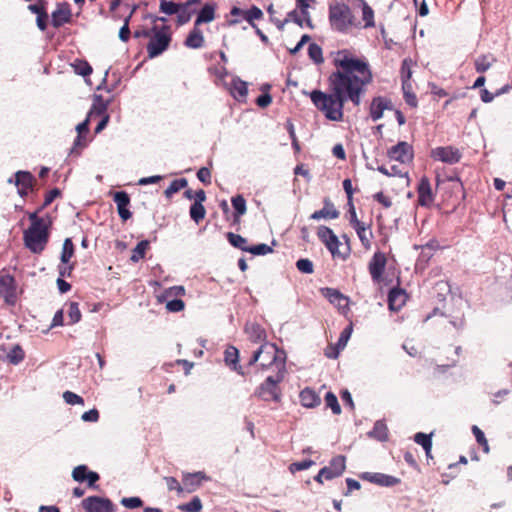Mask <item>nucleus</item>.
Returning a JSON list of instances; mask_svg holds the SVG:
<instances>
[{
	"label": "nucleus",
	"mask_w": 512,
	"mask_h": 512,
	"mask_svg": "<svg viewBox=\"0 0 512 512\" xmlns=\"http://www.w3.org/2000/svg\"><path fill=\"white\" fill-rule=\"evenodd\" d=\"M167 488L170 491H176L177 493H182L183 488L182 484L179 483V481L174 477H165L164 478Z\"/></svg>",
	"instance_id": "338daca9"
},
{
	"label": "nucleus",
	"mask_w": 512,
	"mask_h": 512,
	"mask_svg": "<svg viewBox=\"0 0 512 512\" xmlns=\"http://www.w3.org/2000/svg\"><path fill=\"white\" fill-rule=\"evenodd\" d=\"M67 306V315L69 318V325L75 324L81 320V312L79 309V304L77 302H68Z\"/></svg>",
	"instance_id": "a19ab883"
},
{
	"label": "nucleus",
	"mask_w": 512,
	"mask_h": 512,
	"mask_svg": "<svg viewBox=\"0 0 512 512\" xmlns=\"http://www.w3.org/2000/svg\"><path fill=\"white\" fill-rule=\"evenodd\" d=\"M355 231L357 232V235L362 243V245L365 248L370 247V238L372 236V232L365 227V224H356L355 227H353Z\"/></svg>",
	"instance_id": "37998d69"
},
{
	"label": "nucleus",
	"mask_w": 512,
	"mask_h": 512,
	"mask_svg": "<svg viewBox=\"0 0 512 512\" xmlns=\"http://www.w3.org/2000/svg\"><path fill=\"white\" fill-rule=\"evenodd\" d=\"M312 465H314V461L312 460H303L300 462H294L290 465L289 469L292 473L296 471H303L308 468H310Z\"/></svg>",
	"instance_id": "0e129e2a"
},
{
	"label": "nucleus",
	"mask_w": 512,
	"mask_h": 512,
	"mask_svg": "<svg viewBox=\"0 0 512 512\" xmlns=\"http://www.w3.org/2000/svg\"><path fill=\"white\" fill-rule=\"evenodd\" d=\"M431 156L435 160H438V161H441V162L447 163V164H455L461 158V154H460L459 150L455 149L451 146L437 147L432 150Z\"/></svg>",
	"instance_id": "ddd939ff"
},
{
	"label": "nucleus",
	"mask_w": 512,
	"mask_h": 512,
	"mask_svg": "<svg viewBox=\"0 0 512 512\" xmlns=\"http://www.w3.org/2000/svg\"><path fill=\"white\" fill-rule=\"evenodd\" d=\"M49 227L45 225L41 227H29L24 231V245L32 253L40 254L45 249L49 240Z\"/></svg>",
	"instance_id": "20e7f679"
},
{
	"label": "nucleus",
	"mask_w": 512,
	"mask_h": 512,
	"mask_svg": "<svg viewBox=\"0 0 512 512\" xmlns=\"http://www.w3.org/2000/svg\"><path fill=\"white\" fill-rule=\"evenodd\" d=\"M386 256L382 252H375L372 259L369 262V273L374 282L378 283L382 279L386 267Z\"/></svg>",
	"instance_id": "4468645a"
},
{
	"label": "nucleus",
	"mask_w": 512,
	"mask_h": 512,
	"mask_svg": "<svg viewBox=\"0 0 512 512\" xmlns=\"http://www.w3.org/2000/svg\"><path fill=\"white\" fill-rule=\"evenodd\" d=\"M42 210L43 209H41V207H40L36 211H34L28 215V218L31 222V225L29 227H41V226H45V225H51L50 220H46L43 217H39V213Z\"/></svg>",
	"instance_id": "8fccbe9b"
},
{
	"label": "nucleus",
	"mask_w": 512,
	"mask_h": 512,
	"mask_svg": "<svg viewBox=\"0 0 512 512\" xmlns=\"http://www.w3.org/2000/svg\"><path fill=\"white\" fill-rule=\"evenodd\" d=\"M63 399L70 405H84L83 398L71 391H65L63 393Z\"/></svg>",
	"instance_id": "052dcab7"
},
{
	"label": "nucleus",
	"mask_w": 512,
	"mask_h": 512,
	"mask_svg": "<svg viewBox=\"0 0 512 512\" xmlns=\"http://www.w3.org/2000/svg\"><path fill=\"white\" fill-rule=\"evenodd\" d=\"M329 21L331 27L338 32H347L351 27H359L350 7L344 3L329 7Z\"/></svg>",
	"instance_id": "7ed1b4c3"
},
{
	"label": "nucleus",
	"mask_w": 512,
	"mask_h": 512,
	"mask_svg": "<svg viewBox=\"0 0 512 512\" xmlns=\"http://www.w3.org/2000/svg\"><path fill=\"white\" fill-rule=\"evenodd\" d=\"M338 216L339 212L334 208V205L326 199L324 201V207L312 213L310 218L313 220H320L323 218L336 219Z\"/></svg>",
	"instance_id": "bb28decb"
},
{
	"label": "nucleus",
	"mask_w": 512,
	"mask_h": 512,
	"mask_svg": "<svg viewBox=\"0 0 512 512\" xmlns=\"http://www.w3.org/2000/svg\"><path fill=\"white\" fill-rule=\"evenodd\" d=\"M190 217L193 221H195L197 224L202 221L205 218L206 210L203 206V204L199 202H194L190 206Z\"/></svg>",
	"instance_id": "c03bdc74"
},
{
	"label": "nucleus",
	"mask_w": 512,
	"mask_h": 512,
	"mask_svg": "<svg viewBox=\"0 0 512 512\" xmlns=\"http://www.w3.org/2000/svg\"><path fill=\"white\" fill-rule=\"evenodd\" d=\"M209 61L207 70L214 83L218 86L224 85V52L217 51L206 55Z\"/></svg>",
	"instance_id": "1a4fd4ad"
},
{
	"label": "nucleus",
	"mask_w": 512,
	"mask_h": 512,
	"mask_svg": "<svg viewBox=\"0 0 512 512\" xmlns=\"http://www.w3.org/2000/svg\"><path fill=\"white\" fill-rule=\"evenodd\" d=\"M226 238L229 243L235 248L240 249L241 251L248 252L250 246L248 245V241L246 238L242 237L239 234H235L233 232L226 233Z\"/></svg>",
	"instance_id": "e433bc0d"
},
{
	"label": "nucleus",
	"mask_w": 512,
	"mask_h": 512,
	"mask_svg": "<svg viewBox=\"0 0 512 512\" xmlns=\"http://www.w3.org/2000/svg\"><path fill=\"white\" fill-rule=\"evenodd\" d=\"M387 155L390 160L402 164L410 163L413 159V148L409 143L400 141L388 150Z\"/></svg>",
	"instance_id": "9b49d317"
},
{
	"label": "nucleus",
	"mask_w": 512,
	"mask_h": 512,
	"mask_svg": "<svg viewBox=\"0 0 512 512\" xmlns=\"http://www.w3.org/2000/svg\"><path fill=\"white\" fill-rule=\"evenodd\" d=\"M230 94L239 103H245L248 95V83L235 77L231 80Z\"/></svg>",
	"instance_id": "4be33fe9"
},
{
	"label": "nucleus",
	"mask_w": 512,
	"mask_h": 512,
	"mask_svg": "<svg viewBox=\"0 0 512 512\" xmlns=\"http://www.w3.org/2000/svg\"><path fill=\"white\" fill-rule=\"evenodd\" d=\"M71 66L76 74L83 77L89 76L92 73V67L86 60L76 59Z\"/></svg>",
	"instance_id": "ea45409f"
},
{
	"label": "nucleus",
	"mask_w": 512,
	"mask_h": 512,
	"mask_svg": "<svg viewBox=\"0 0 512 512\" xmlns=\"http://www.w3.org/2000/svg\"><path fill=\"white\" fill-rule=\"evenodd\" d=\"M402 90H403L405 102L411 107H416L418 102H417V97L413 92L412 84L411 83H403Z\"/></svg>",
	"instance_id": "09e8293b"
},
{
	"label": "nucleus",
	"mask_w": 512,
	"mask_h": 512,
	"mask_svg": "<svg viewBox=\"0 0 512 512\" xmlns=\"http://www.w3.org/2000/svg\"><path fill=\"white\" fill-rule=\"evenodd\" d=\"M285 374L275 373L268 376L265 381L256 390V395L264 401L279 402L281 394L278 384L283 381Z\"/></svg>",
	"instance_id": "423d86ee"
},
{
	"label": "nucleus",
	"mask_w": 512,
	"mask_h": 512,
	"mask_svg": "<svg viewBox=\"0 0 512 512\" xmlns=\"http://www.w3.org/2000/svg\"><path fill=\"white\" fill-rule=\"evenodd\" d=\"M317 235L333 256L338 254L340 242L338 240V237L329 227L320 226L318 228Z\"/></svg>",
	"instance_id": "dca6fc26"
},
{
	"label": "nucleus",
	"mask_w": 512,
	"mask_h": 512,
	"mask_svg": "<svg viewBox=\"0 0 512 512\" xmlns=\"http://www.w3.org/2000/svg\"><path fill=\"white\" fill-rule=\"evenodd\" d=\"M406 293L402 289L393 288L388 294V305L392 311H398L405 304Z\"/></svg>",
	"instance_id": "a878e982"
},
{
	"label": "nucleus",
	"mask_w": 512,
	"mask_h": 512,
	"mask_svg": "<svg viewBox=\"0 0 512 512\" xmlns=\"http://www.w3.org/2000/svg\"><path fill=\"white\" fill-rule=\"evenodd\" d=\"M360 477L382 487H392L400 482L399 478L384 473L364 472Z\"/></svg>",
	"instance_id": "f3484780"
},
{
	"label": "nucleus",
	"mask_w": 512,
	"mask_h": 512,
	"mask_svg": "<svg viewBox=\"0 0 512 512\" xmlns=\"http://www.w3.org/2000/svg\"><path fill=\"white\" fill-rule=\"evenodd\" d=\"M15 178L16 186L24 189H32L36 182L35 177L28 171H18L15 174Z\"/></svg>",
	"instance_id": "72a5a7b5"
},
{
	"label": "nucleus",
	"mask_w": 512,
	"mask_h": 512,
	"mask_svg": "<svg viewBox=\"0 0 512 512\" xmlns=\"http://www.w3.org/2000/svg\"><path fill=\"white\" fill-rule=\"evenodd\" d=\"M185 303L181 299H174L171 301H168L166 304V309L169 312H180L184 309Z\"/></svg>",
	"instance_id": "774afa93"
},
{
	"label": "nucleus",
	"mask_w": 512,
	"mask_h": 512,
	"mask_svg": "<svg viewBox=\"0 0 512 512\" xmlns=\"http://www.w3.org/2000/svg\"><path fill=\"white\" fill-rule=\"evenodd\" d=\"M0 296L7 304H15L17 296L16 284L13 276L9 274L0 276Z\"/></svg>",
	"instance_id": "f8f14e48"
},
{
	"label": "nucleus",
	"mask_w": 512,
	"mask_h": 512,
	"mask_svg": "<svg viewBox=\"0 0 512 512\" xmlns=\"http://www.w3.org/2000/svg\"><path fill=\"white\" fill-rule=\"evenodd\" d=\"M188 185V182L185 178L175 179L171 182L168 188L164 191V195L166 198L170 199L175 193L179 192L181 189L185 188Z\"/></svg>",
	"instance_id": "79ce46f5"
},
{
	"label": "nucleus",
	"mask_w": 512,
	"mask_h": 512,
	"mask_svg": "<svg viewBox=\"0 0 512 512\" xmlns=\"http://www.w3.org/2000/svg\"><path fill=\"white\" fill-rule=\"evenodd\" d=\"M411 66H412V60L411 59H407L406 58V59L403 60L402 65H401V69H400V76H401L402 84L403 83H411L410 82V79H411V76H412Z\"/></svg>",
	"instance_id": "3c124183"
},
{
	"label": "nucleus",
	"mask_w": 512,
	"mask_h": 512,
	"mask_svg": "<svg viewBox=\"0 0 512 512\" xmlns=\"http://www.w3.org/2000/svg\"><path fill=\"white\" fill-rule=\"evenodd\" d=\"M472 432L475 436L476 441L483 447V451L485 453H489V445L488 441L483 433V431L476 425L472 426Z\"/></svg>",
	"instance_id": "864d4df0"
},
{
	"label": "nucleus",
	"mask_w": 512,
	"mask_h": 512,
	"mask_svg": "<svg viewBox=\"0 0 512 512\" xmlns=\"http://www.w3.org/2000/svg\"><path fill=\"white\" fill-rule=\"evenodd\" d=\"M113 200L117 205L119 217L123 221H127L132 217L131 211L128 209L130 205V196L125 191H117L113 194Z\"/></svg>",
	"instance_id": "aec40b11"
},
{
	"label": "nucleus",
	"mask_w": 512,
	"mask_h": 512,
	"mask_svg": "<svg viewBox=\"0 0 512 512\" xmlns=\"http://www.w3.org/2000/svg\"><path fill=\"white\" fill-rule=\"evenodd\" d=\"M301 404L306 408H314L321 403L319 395L310 388H305L299 395Z\"/></svg>",
	"instance_id": "cd10ccee"
},
{
	"label": "nucleus",
	"mask_w": 512,
	"mask_h": 512,
	"mask_svg": "<svg viewBox=\"0 0 512 512\" xmlns=\"http://www.w3.org/2000/svg\"><path fill=\"white\" fill-rule=\"evenodd\" d=\"M248 252L253 255L262 256L272 253L273 248L265 243H260L257 245L250 246Z\"/></svg>",
	"instance_id": "6e6d98bb"
},
{
	"label": "nucleus",
	"mask_w": 512,
	"mask_h": 512,
	"mask_svg": "<svg viewBox=\"0 0 512 512\" xmlns=\"http://www.w3.org/2000/svg\"><path fill=\"white\" fill-rule=\"evenodd\" d=\"M180 4L167 1V0H160V12L166 14V15H173L176 14L179 11Z\"/></svg>",
	"instance_id": "603ef678"
},
{
	"label": "nucleus",
	"mask_w": 512,
	"mask_h": 512,
	"mask_svg": "<svg viewBox=\"0 0 512 512\" xmlns=\"http://www.w3.org/2000/svg\"><path fill=\"white\" fill-rule=\"evenodd\" d=\"M286 353L275 344L264 342L253 352L245 366L239 364V350L234 346L226 347V365L241 376L249 373V368L258 363L262 370L274 369L276 373H286Z\"/></svg>",
	"instance_id": "f03ea898"
},
{
	"label": "nucleus",
	"mask_w": 512,
	"mask_h": 512,
	"mask_svg": "<svg viewBox=\"0 0 512 512\" xmlns=\"http://www.w3.org/2000/svg\"><path fill=\"white\" fill-rule=\"evenodd\" d=\"M418 203L421 206L429 207L434 201V194L430 181L427 177H422L418 183Z\"/></svg>",
	"instance_id": "6ab92c4d"
},
{
	"label": "nucleus",
	"mask_w": 512,
	"mask_h": 512,
	"mask_svg": "<svg viewBox=\"0 0 512 512\" xmlns=\"http://www.w3.org/2000/svg\"><path fill=\"white\" fill-rule=\"evenodd\" d=\"M330 473L329 478L334 479L342 475L346 468V458L343 455H337L331 459L329 466L323 467Z\"/></svg>",
	"instance_id": "393cba45"
},
{
	"label": "nucleus",
	"mask_w": 512,
	"mask_h": 512,
	"mask_svg": "<svg viewBox=\"0 0 512 512\" xmlns=\"http://www.w3.org/2000/svg\"><path fill=\"white\" fill-rule=\"evenodd\" d=\"M362 18L365 22L364 28L374 27V11L365 1L362 3Z\"/></svg>",
	"instance_id": "a18cd8bd"
},
{
	"label": "nucleus",
	"mask_w": 512,
	"mask_h": 512,
	"mask_svg": "<svg viewBox=\"0 0 512 512\" xmlns=\"http://www.w3.org/2000/svg\"><path fill=\"white\" fill-rule=\"evenodd\" d=\"M24 359V351L9 336L0 334V360L18 364Z\"/></svg>",
	"instance_id": "6e6552de"
},
{
	"label": "nucleus",
	"mask_w": 512,
	"mask_h": 512,
	"mask_svg": "<svg viewBox=\"0 0 512 512\" xmlns=\"http://www.w3.org/2000/svg\"><path fill=\"white\" fill-rule=\"evenodd\" d=\"M75 247L70 238H66L63 243L62 252H61V263L68 264L71 258L74 256Z\"/></svg>",
	"instance_id": "58836bf2"
},
{
	"label": "nucleus",
	"mask_w": 512,
	"mask_h": 512,
	"mask_svg": "<svg viewBox=\"0 0 512 512\" xmlns=\"http://www.w3.org/2000/svg\"><path fill=\"white\" fill-rule=\"evenodd\" d=\"M296 268L305 274H312L314 271V266L311 260L307 258H301L296 262Z\"/></svg>",
	"instance_id": "13d9d810"
},
{
	"label": "nucleus",
	"mask_w": 512,
	"mask_h": 512,
	"mask_svg": "<svg viewBox=\"0 0 512 512\" xmlns=\"http://www.w3.org/2000/svg\"><path fill=\"white\" fill-rule=\"evenodd\" d=\"M495 61L496 58L492 54L480 55L475 59V70L478 73H484Z\"/></svg>",
	"instance_id": "f704fd0d"
},
{
	"label": "nucleus",
	"mask_w": 512,
	"mask_h": 512,
	"mask_svg": "<svg viewBox=\"0 0 512 512\" xmlns=\"http://www.w3.org/2000/svg\"><path fill=\"white\" fill-rule=\"evenodd\" d=\"M204 37L198 26H194L193 30L188 34L184 44L188 48L197 49L203 46Z\"/></svg>",
	"instance_id": "c756f323"
},
{
	"label": "nucleus",
	"mask_w": 512,
	"mask_h": 512,
	"mask_svg": "<svg viewBox=\"0 0 512 512\" xmlns=\"http://www.w3.org/2000/svg\"><path fill=\"white\" fill-rule=\"evenodd\" d=\"M152 31L154 34L152 36L150 35V41L147 44V53L150 58H155L169 47L171 34L167 26L161 29L154 27Z\"/></svg>",
	"instance_id": "39448f33"
},
{
	"label": "nucleus",
	"mask_w": 512,
	"mask_h": 512,
	"mask_svg": "<svg viewBox=\"0 0 512 512\" xmlns=\"http://www.w3.org/2000/svg\"><path fill=\"white\" fill-rule=\"evenodd\" d=\"M215 18V6L213 4H205L200 12L198 13V16L195 21V26H199L203 23H209L213 21Z\"/></svg>",
	"instance_id": "473e14b6"
},
{
	"label": "nucleus",
	"mask_w": 512,
	"mask_h": 512,
	"mask_svg": "<svg viewBox=\"0 0 512 512\" xmlns=\"http://www.w3.org/2000/svg\"><path fill=\"white\" fill-rule=\"evenodd\" d=\"M72 13L68 3H59L51 14V23L54 28H60L71 21Z\"/></svg>",
	"instance_id": "a211bd4d"
},
{
	"label": "nucleus",
	"mask_w": 512,
	"mask_h": 512,
	"mask_svg": "<svg viewBox=\"0 0 512 512\" xmlns=\"http://www.w3.org/2000/svg\"><path fill=\"white\" fill-rule=\"evenodd\" d=\"M325 402H326V406L331 408V410L334 414L341 413V407H340V405L338 403V399L334 393H332V392L326 393Z\"/></svg>",
	"instance_id": "5fc2aeb1"
},
{
	"label": "nucleus",
	"mask_w": 512,
	"mask_h": 512,
	"mask_svg": "<svg viewBox=\"0 0 512 512\" xmlns=\"http://www.w3.org/2000/svg\"><path fill=\"white\" fill-rule=\"evenodd\" d=\"M352 330H353L352 325H349L341 332L340 337L337 342V347L339 349H343L346 346V344L352 334Z\"/></svg>",
	"instance_id": "680f3d73"
},
{
	"label": "nucleus",
	"mask_w": 512,
	"mask_h": 512,
	"mask_svg": "<svg viewBox=\"0 0 512 512\" xmlns=\"http://www.w3.org/2000/svg\"><path fill=\"white\" fill-rule=\"evenodd\" d=\"M107 111V103L103 100L102 96H95L94 103L90 109L88 117L91 119L94 116H104Z\"/></svg>",
	"instance_id": "c9c22d12"
},
{
	"label": "nucleus",
	"mask_w": 512,
	"mask_h": 512,
	"mask_svg": "<svg viewBox=\"0 0 512 512\" xmlns=\"http://www.w3.org/2000/svg\"><path fill=\"white\" fill-rule=\"evenodd\" d=\"M338 70L328 78L331 93L320 90L309 93L314 106L331 121H341L346 101L360 105L365 87L372 81V72L368 62L355 58L347 49L339 50L334 57Z\"/></svg>",
	"instance_id": "f257e3e1"
},
{
	"label": "nucleus",
	"mask_w": 512,
	"mask_h": 512,
	"mask_svg": "<svg viewBox=\"0 0 512 512\" xmlns=\"http://www.w3.org/2000/svg\"><path fill=\"white\" fill-rule=\"evenodd\" d=\"M72 478L77 482H87L90 488H95L100 476L97 472L90 471L86 465H78L72 471Z\"/></svg>",
	"instance_id": "2eb2a0df"
},
{
	"label": "nucleus",
	"mask_w": 512,
	"mask_h": 512,
	"mask_svg": "<svg viewBox=\"0 0 512 512\" xmlns=\"http://www.w3.org/2000/svg\"><path fill=\"white\" fill-rule=\"evenodd\" d=\"M150 247V243L148 240H142L140 241L136 247L132 250V254L130 257V260L133 263L139 262L141 259H143L146 255L147 250Z\"/></svg>",
	"instance_id": "4c0bfd02"
},
{
	"label": "nucleus",
	"mask_w": 512,
	"mask_h": 512,
	"mask_svg": "<svg viewBox=\"0 0 512 512\" xmlns=\"http://www.w3.org/2000/svg\"><path fill=\"white\" fill-rule=\"evenodd\" d=\"M230 15L232 19L226 21V25L234 26L236 24L241 23L242 21H246L247 25L253 29H257V24H255V20H260L264 16L263 11L257 6H252L250 9L247 10H243L238 7H233L230 11Z\"/></svg>",
	"instance_id": "0eeeda50"
},
{
	"label": "nucleus",
	"mask_w": 512,
	"mask_h": 512,
	"mask_svg": "<svg viewBox=\"0 0 512 512\" xmlns=\"http://www.w3.org/2000/svg\"><path fill=\"white\" fill-rule=\"evenodd\" d=\"M432 434H425L422 432H418L414 435V441L421 445L425 452H431L432 449Z\"/></svg>",
	"instance_id": "49530a36"
},
{
	"label": "nucleus",
	"mask_w": 512,
	"mask_h": 512,
	"mask_svg": "<svg viewBox=\"0 0 512 512\" xmlns=\"http://www.w3.org/2000/svg\"><path fill=\"white\" fill-rule=\"evenodd\" d=\"M392 109V103L383 97L373 98L370 105V117L373 121H378L383 117L385 110Z\"/></svg>",
	"instance_id": "412c9836"
},
{
	"label": "nucleus",
	"mask_w": 512,
	"mask_h": 512,
	"mask_svg": "<svg viewBox=\"0 0 512 512\" xmlns=\"http://www.w3.org/2000/svg\"><path fill=\"white\" fill-rule=\"evenodd\" d=\"M308 55L315 64H322L324 62L322 48L316 43L309 45Z\"/></svg>",
	"instance_id": "de8ad7c7"
},
{
	"label": "nucleus",
	"mask_w": 512,
	"mask_h": 512,
	"mask_svg": "<svg viewBox=\"0 0 512 512\" xmlns=\"http://www.w3.org/2000/svg\"><path fill=\"white\" fill-rule=\"evenodd\" d=\"M231 203L234 209L233 224H239L240 217L247 211L246 200L242 195H237L231 199Z\"/></svg>",
	"instance_id": "c85d7f7f"
},
{
	"label": "nucleus",
	"mask_w": 512,
	"mask_h": 512,
	"mask_svg": "<svg viewBox=\"0 0 512 512\" xmlns=\"http://www.w3.org/2000/svg\"><path fill=\"white\" fill-rule=\"evenodd\" d=\"M121 504L129 509L139 508L143 505V501L139 497L122 498Z\"/></svg>",
	"instance_id": "e2e57ef3"
},
{
	"label": "nucleus",
	"mask_w": 512,
	"mask_h": 512,
	"mask_svg": "<svg viewBox=\"0 0 512 512\" xmlns=\"http://www.w3.org/2000/svg\"><path fill=\"white\" fill-rule=\"evenodd\" d=\"M204 479L205 475L202 472L185 474L182 480L183 492H194L200 487Z\"/></svg>",
	"instance_id": "b1692460"
},
{
	"label": "nucleus",
	"mask_w": 512,
	"mask_h": 512,
	"mask_svg": "<svg viewBox=\"0 0 512 512\" xmlns=\"http://www.w3.org/2000/svg\"><path fill=\"white\" fill-rule=\"evenodd\" d=\"M368 436L380 442L388 440V427L383 420H378L374 423L373 429L368 433Z\"/></svg>",
	"instance_id": "7c9ffc66"
},
{
	"label": "nucleus",
	"mask_w": 512,
	"mask_h": 512,
	"mask_svg": "<svg viewBox=\"0 0 512 512\" xmlns=\"http://www.w3.org/2000/svg\"><path fill=\"white\" fill-rule=\"evenodd\" d=\"M324 296L329 300L331 304L337 306L343 312L348 310L349 298L344 296L338 290L333 288H325Z\"/></svg>",
	"instance_id": "5701e85b"
},
{
	"label": "nucleus",
	"mask_w": 512,
	"mask_h": 512,
	"mask_svg": "<svg viewBox=\"0 0 512 512\" xmlns=\"http://www.w3.org/2000/svg\"><path fill=\"white\" fill-rule=\"evenodd\" d=\"M176 14H177V23L179 25H183V24H186L187 22H189L191 19V16H192V12L183 3L180 4L179 11Z\"/></svg>",
	"instance_id": "4d7b16f0"
},
{
	"label": "nucleus",
	"mask_w": 512,
	"mask_h": 512,
	"mask_svg": "<svg viewBox=\"0 0 512 512\" xmlns=\"http://www.w3.org/2000/svg\"><path fill=\"white\" fill-rule=\"evenodd\" d=\"M86 512H115L113 502L108 498L89 496L81 503Z\"/></svg>",
	"instance_id": "9d476101"
},
{
	"label": "nucleus",
	"mask_w": 512,
	"mask_h": 512,
	"mask_svg": "<svg viewBox=\"0 0 512 512\" xmlns=\"http://www.w3.org/2000/svg\"><path fill=\"white\" fill-rule=\"evenodd\" d=\"M185 512H199L202 509V503L199 497H194L190 502L180 506Z\"/></svg>",
	"instance_id": "bf43d9fd"
},
{
	"label": "nucleus",
	"mask_w": 512,
	"mask_h": 512,
	"mask_svg": "<svg viewBox=\"0 0 512 512\" xmlns=\"http://www.w3.org/2000/svg\"><path fill=\"white\" fill-rule=\"evenodd\" d=\"M130 18H131V14L125 18L124 25L120 28V31H119V38L123 42H127L129 40V38H130V35H131V31H130V28H129Z\"/></svg>",
	"instance_id": "69168bd1"
},
{
	"label": "nucleus",
	"mask_w": 512,
	"mask_h": 512,
	"mask_svg": "<svg viewBox=\"0 0 512 512\" xmlns=\"http://www.w3.org/2000/svg\"><path fill=\"white\" fill-rule=\"evenodd\" d=\"M245 332L248 335L249 339L255 343L264 341L266 338L265 330L259 324H247L245 327Z\"/></svg>",
	"instance_id": "2f4dec72"
}]
</instances>
